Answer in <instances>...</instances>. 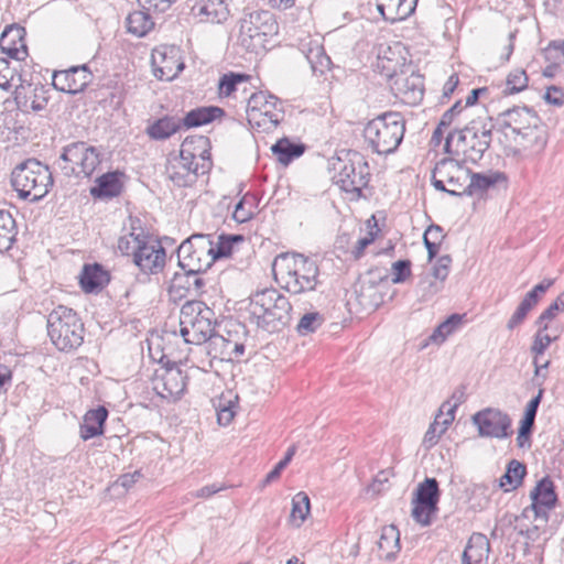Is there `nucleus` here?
I'll return each instance as SVG.
<instances>
[{
    "instance_id": "b1692460",
    "label": "nucleus",
    "mask_w": 564,
    "mask_h": 564,
    "mask_svg": "<svg viewBox=\"0 0 564 564\" xmlns=\"http://www.w3.org/2000/svg\"><path fill=\"white\" fill-rule=\"evenodd\" d=\"M553 279H544L541 283L536 284L530 292H528L508 321L507 327L509 329H513L521 325L527 318L528 313L539 303L541 297L553 285Z\"/></svg>"
},
{
    "instance_id": "f03ea898",
    "label": "nucleus",
    "mask_w": 564,
    "mask_h": 564,
    "mask_svg": "<svg viewBox=\"0 0 564 564\" xmlns=\"http://www.w3.org/2000/svg\"><path fill=\"white\" fill-rule=\"evenodd\" d=\"M272 271L275 281L293 294L313 291L318 283L317 264L300 253L278 256L273 261Z\"/></svg>"
},
{
    "instance_id": "49530a36",
    "label": "nucleus",
    "mask_w": 564,
    "mask_h": 564,
    "mask_svg": "<svg viewBox=\"0 0 564 564\" xmlns=\"http://www.w3.org/2000/svg\"><path fill=\"white\" fill-rule=\"evenodd\" d=\"M310 509L308 496L303 491L297 492L292 499L291 521L296 527L302 525L310 513Z\"/></svg>"
},
{
    "instance_id": "e433bc0d",
    "label": "nucleus",
    "mask_w": 564,
    "mask_h": 564,
    "mask_svg": "<svg viewBox=\"0 0 564 564\" xmlns=\"http://www.w3.org/2000/svg\"><path fill=\"white\" fill-rule=\"evenodd\" d=\"M378 546L386 558L393 557L400 551V533L397 527L387 525L382 528Z\"/></svg>"
},
{
    "instance_id": "37998d69",
    "label": "nucleus",
    "mask_w": 564,
    "mask_h": 564,
    "mask_svg": "<svg viewBox=\"0 0 564 564\" xmlns=\"http://www.w3.org/2000/svg\"><path fill=\"white\" fill-rule=\"evenodd\" d=\"M500 180H505L503 174L501 173H492L490 175L484 174H470V178L467 183L466 193L467 195H476L480 194L490 186L498 183Z\"/></svg>"
},
{
    "instance_id": "338daca9",
    "label": "nucleus",
    "mask_w": 564,
    "mask_h": 564,
    "mask_svg": "<svg viewBox=\"0 0 564 564\" xmlns=\"http://www.w3.org/2000/svg\"><path fill=\"white\" fill-rule=\"evenodd\" d=\"M443 434V431L438 429V423H432L424 435L423 444L427 447H432L438 442Z\"/></svg>"
},
{
    "instance_id": "393cba45",
    "label": "nucleus",
    "mask_w": 564,
    "mask_h": 564,
    "mask_svg": "<svg viewBox=\"0 0 564 564\" xmlns=\"http://www.w3.org/2000/svg\"><path fill=\"white\" fill-rule=\"evenodd\" d=\"M401 43L380 44L377 53V67L387 76L393 77L404 66L405 57L402 55Z\"/></svg>"
},
{
    "instance_id": "6e6d98bb",
    "label": "nucleus",
    "mask_w": 564,
    "mask_h": 564,
    "mask_svg": "<svg viewBox=\"0 0 564 564\" xmlns=\"http://www.w3.org/2000/svg\"><path fill=\"white\" fill-rule=\"evenodd\" d=\"M560 312H564L563 295H560L546 310L542 312L536 319V325H550V322L554 319Z\"/></svg>"
},
{
    "instance_id": "f704fd0d",
    "label": "nucleus",
    "mask_w": 564,
    "mask_h": 564,
    "mask_svg": "<svg viewBox=\"0 0 564 564\" xmlns=\"http://www.w3.org/2000/svg\"><path fill=\"white\" fill-rule=\"evenodd\" d=\"M223 115L224 110L219 107H199L187 112L182 119V124L187 128L199 127L220 118Z\"/></svg>"
},
{
    "instance_id": "2f4dec72",
    "label": "nucleus",
    "mask_w": 564,
    "mask_h": 564,
    "mask_svg": "<svg viewBox=\"0 0 564 564\" xmlns=\"http://www.w3.org/2000/svg\"><path fill=\"white\" fill-rule=\"evenodd\" d=\"M182 126V119L165 116L149 124L147 134L153 140H165L176 133Z\"/></svg>"
},
{
    "instance_id": "4be33fe9",
    "label": "nucleus",
    "mask_w": 564,
    "mask_h": 564,
    "mask_svg": "<svg viewBox=\"0 0 564 564\" xmlns=\"http://www.w3.org/2000/svg\"><path fill=\"white\" fill-rule=\"evenodd\" d=\"M187 377L177 367L166 368L156 379L154 389L166 400H177L186 389Z\"/></svg>"
},
{
    "instance_id": "9d476101",
    "label": "nucleus",
    "mask_w": 564,
    "mask_h": 564,
    "mask_svg": "<svg viewBox=\"0 0 564 564\" xmlns=\"http://www.w3.org/2000/svg\"><path fill=\"white\" fill-rule=\"evenodd\" d=\"M247 119L259 132H271L284 119L283 102L264 91L253 93L248 99Z\"/></svg>"
},
{
    "instance_id": "c9c22d12",
    "label": "nucleus",
    "mask_w": 564,
    "mask_h": 564,
    "mask_svg": "<svg viewBox=\"0 0 564 564\" xmlns=\"http://www.w3.org/2000/svg\"><path fill=\"white\" fill-rule=\"evenodd\" d=\"M237 401L238 397L230 391L221 394L215 404V409L217 411V421L219 425L227 426L232 422L236 414Z\"/></svg>"
},
{
    "instance_id": "20e7f679",
    "label": "nucleus",
    "mask_w": 564,
    "mask_h": 564,
    "mask_svg": "<svg viewBox=\"0 0 564 564\" xmlns=\"http://www.w3.org/2000/svg\"><path fill=\"white\" fill-rule=\"evenodd\" d=\"M292 306L286 296L275 289H265L252 295L249 312L258 327L274 333L290 321Z\"/></svg>"
},
{
    "instance_id": "de8ad7c7",
    "label": "nucleus",
    "mask_w": 564,
    "mask_h": 564,
    "mask_svg": "<svg viewBox=\"0 0 564 564\" xmlns=\"http://www.w3.org/2000/svg\"><path fill=\"white\" fill-rule=\"evenodd\" d=\"M256 213V198L252 195L246 194L236 204L232 218L237 223H246L252 218Z\"/></svg>"
},
{
    "instance_id": "aec40b11",
    "label": "nucleus",
    "mask_w": 564,
    "mask_h": 564,
    "mask_svg": "<svg viewBox=\"0 0 564 564\" xmlns=\"http://www.w3.org/2000/svg\"><path fill=\"white\" fill-rule=\"evenodd\" d=\"M531 506L524 509V514L533 512L535 518L545 519L547 512L555 506L556 494L554 484L549 477L541 479L530 492Z\"/></svg>"
},
{
    "instance_id": "c03bdc74",
    "label": "nucleus",
    "mask_w": 564,
    "mask_h": 564,
    "mask_svg": "<svg viewBox=\"0 0 564 564\" xmlns=\"http://www.w3.org/2000/svg\"><path fill=\"white\" fill-rule=\"evenodd\" d=\"M463 315L453 314L446 321L441 323L431 334L430 340L435 344H442L446 338L455 333L462 325Z\"/></svg>"
},
{
    "instance_id": "9b49d317",
    "label": "nucleus",
    "mask_w": 564,
    "mask_h": 564,
    "mask_svg": "<svg viewBox=\"0 0 564 564\" xmlns=\"http://www.w3.org/2000/svg\"><path fill=\"white\" fill-rule=\"evenodd\" d=\"M214 239L210 235L196 234L183 241L177 250L180 267L197 275L205 272L215 261Z\"/></svg>"
},
{
    "instance_id": "bb28decb",
    "label": "nucleus",
    "mask_w": 564,
    "mask_h": 564,
    "mask_svg": "<svg viewBox=\"0 0 564 564\" xmlns=\"http://www.w3.org/2000/svg\"><path fill=\"white\" fill-rule=\"evenodd\" d=\"M123 174L120 172H108L97 177L95 185L90 187V195L97 199H110L118 196L123 187Z\"/></svg>"
},
{
    "instance_id": "ea45409f",
    "label": "nucleus",
    "mask_w": 564,
    "mask_h": 564,
    "mask_svg": "<svg viewBox=\"0 0 564 564\" xmlns=\"http://www.w3.org/2000/svg\"><path fill=\"white\" fill-rule=\"evenodd\" d=\"M527 474L525 466L519 460H511L508 464L505 475L500 478V487L505 491L518 488Z\"/></svg>"
},
{
    "instance_id": "09e8293b",
    "label": "nucleus",
    "mask_w": 564,
    "mask_h": 564,
    "mask_svg": "<svg viewBox=\"0 0 564 564\" xmlns=\"http://www.w3.org/2000/svg\"><path fill=\"white\" fill-rule=\"evenodd\" d=\"M444 238L443 228L438 225H431L424 232L423 240L427 249L429 258L432 259L438 252V247Z\"/></svg>"
},
{
    "instance_id": "603ef678",
    "label": "nucleus",
    "mask_w": 564,
    "mask_h": 564,
    "mask_svg": "<svg viewBox=\"0 0 564 564\" xmlns=\"http://www.w3.org/2000/svg\"><path fill=\"white\" fill-rule=\"evenodd\" d=\"M459 404V399L451 404L449 402H445L442 404L438 414L435 416V420L433 423H438V429L445 433L448 429V426L452 424V422L455 419V411Z\"/></svg>"
},
{
    "instance_id": "7c9ffc66",
    "label": "nucleus",
    "mask_w": 564,
    "mask_h": 564,
    "mask_svg": "<svg viewBox=\"0 0 564 564\" xmlns=\"http://www.w3.org/2000/svg\"><path fill=\"white\" fill-rule=\"evenodd\" d=\"M108 411L104 406L89 410L83 419L79 434L84 441L101 435L104 433V424L107 420Z\"/></svg>"
},
{
    "instance_id": "680f3d73",
    "label": "nucleus",
    "mask_w": 564,
    "mask_h": 564,
    "mask_svg": "<svg viewBox=\"0 0 564 564\" xmlns=\"http://www.w3.org/2000/svg\"><path fill=\"white\" fill-rule=\"evenodd\" d=\"M15 77V69L7 58L0 57V88L9 89Z\"/></svg>"
},
{
    "instance_id": "052dcab7",
    "label": "nucleus",
    "mask_w": 564,
    "mask_h": 564,
    "mask_svg": "<svg viewBox=\"0 0 564 564\" xmlns=\"http://www.w3.org/2000/svg\"><path fill=\"white\" fill-rule=\"evenodd\" d=\"M451 263L452 258L446 254L440 257L433 267L432 276L435 280L444 283V281L448 276Z\"/></svg>"
},
{
    "instance_id": "c756f323",
    "label": "nucleus",
    "mask_w": 564,
    "mask_h": 564,
    "mask_svg": "<svg viewBox=\"0 0 564 564\" xmlns=\"http://www.w3.org/2000/svg\"><path fill=\"white\" fill-rule=\"evenodd\" d=\"M148 238L142 227L131 221L130 228L124 227L118 238V250L124 256L134 257Z\"/></svg>"
},
{
    "instance_id": "5701e85b",
    "label": "nucleus",
    "mask_w": 564,
    "mask_h": 564,
    "mask_svg": "<svg viewBox=\"0 0 564 564\" xmlns=\"http://www.w3.org/2000/svg\"><path fill=\"white\" fill-rule=\"evenodd\" d=\"M192 13L199 22L223 24L231 14L229 0H200L193 6Z\"/></svg>"
},
{
    "instance_id": "4468645a",
    "label": "nucleus",
    "mask_w": 564,
    "mask_h": 564,
    "mask_svg": "<svg viewBox=\"0 0 564 564\" xmlns=\"http://www.w3.org/2000/svg\"><path fill=\"white\" fill-rule=\"evenodd\" d=\"M192 145L193 141L185 139L180 155L171 159L166 166L169 178L177 186H188L196 181L198 163Z\"/></svg>"
},
{
    "instance_id": "6e6552de",
    "label": "nucleus",
    "mask_w": 564,
    "mask_h": 564,
    "mask_svg": "<svg viewBox=\"0 0 564 564\" xmlns=\"http://www.w3.org/2000/svg\"><path fill=\"white\" fill-rule=\"evenodd\" d=\"M47 334L57 349L69 351L83 344L84 324L75 311L59 305L48 314Z\"/></svg>"
},
{
    "instance_id": "423d86ee",
    "label": "nucleus",
    "mask_w": 564,
    "mask_h": 564,
    "mask_svg": "<svg viewBox=\"0 0 564 564\" xmlns=\"http://www.w3.org/2000/svg\"><path fill=\"white\" fill-rule=\"evenodd\" d=\"M54 184L50 167L36 159L19 163L11 173V185L23 199L36 202L47 195Z\"/></svg>"
},
{
    "instance_id": "473e14b6",
    "label": "nucleus",
    "mask_w": 564,
    "mask_h": 564,
    "mask_svg": "<svg viewBox=\"0 0 564 564\" xmlns=\"http://www.w3.org/2000/svg\"><path fill=\"white\" fill-rule=\"evenodd\" d=\"M108 281V273L97 263L86 264L80 274V285L85 292L97 291L107 284Z\"/></svg>"
},
{
    "instance_id": "69168bd1",
    "label": "nucleus",
    "mask_w": 564,
    "mask_h": 564,
    "mask_svg": "<svg viewBox=\"0 0 564 564\" xmlns=\"http://www.w3.org/2000/svg\"><path fill=\"white\" fill-rule=\"evenodd\" d=\"M544 99L547 104L554 105V106H563L564 105V89L551 86L546 89Z\"/></svg>"
},
{
    "instance_id": "f8f14e48",
    "label": "nucleus",
    "mask_w": 564,
    "mask_h": 564,
    "mask_svg": "<svg viewBox=\"0 0 564 564\" xmlns=\"http://www.w3.org/2000/svg\"><path fill=\"white\" fill-rule=\"evenodd\" d=\"M59 159L66 175L89 177L101 163V152L86 142H74L64 148Z\"/></svg>"
},
{
    "instance_id": "0eeeda50",
    "label": "nucleus",
    "mask_w": 564,
    "mask_h": 564,
    "mask_svg": "<svg viewBox=\"0 0 564 564\" xmlns=\"http://www.w3.org/2000/svg\"><path fill=\"white\" fill-rule=\"evenodd\" d=\"M405 132V121L399 112H387L370 120L365 129L364 137L368 145L378 154L393 153Z\"/></svg>"
},
{
    "instance_id": "a211bd4d",
    "label": "nucleus",
    "mask_w": 564,
    "mask_h": 564,
    "mask_svg": "<svg viewBox=\"0 0 564 564\" xmlns=\"http://www.w3.org/2000/svg\"><path fill=\"white\" fill-rule=\"evenodd\" d=\"M232 335L231 330L227 332V336L220 334H213L205 346V351L213 358H219L221 360H232L240 357L245 352V344L235 332Z\"/></svg>"
},
{
    "instance_id": "412c9836",
    "label": "nucleus",
    "mask_w": 564,
    "mask_h": 564,
    "mask_svg": "<svg viewBox=\"0 0 564 564\" xmlns=\"http://www.w3.org/2000/svg\"><path fill=\"white\" fill-rule=\"evenodd\" d=\"M165 258V249L149 237L133 257V262L142 272L154 274L164 268Z\"/></svg>"
},
{
    "instance_id": "6ab92c4d",
    "label": "nucleus",
    "mask_w": 564,
    "mask_h": 564,
    "mask_svg": "<svg viewBox=\"0 0 564 564\" xmlns=\"http://www.w3.org/2000/svg\"><path fill=\"white\" fill-rule=\"evenodd\" d=\"M91 78L93 74L86 65L73 66L65 70L54 72L53 86L59 91L75 95L83 91Z\"/></svg>"
},
{
    "instance_id": "bf43d9fd",
    "label": "nucleus",
    "mask_w": 564,
    "mask_h": 564,
    "mask_svg": "<svg viewBox=\"0 0 564 564\" xmlns=\"http://www.w3.org/2000/svg\"><path fill=\"white\" fill-rule=\"evenodd\" d=\"M411 275V262L409 260H399L392 264L391 281L394 284L403 283Z\"/></svg>"
},
{
    "instance_id": "a19ab883",
    "label": "nucleus",
    "mask_w": 564,
    "mask_h": 564,
    "mask_svg": "<svg viewBox=\"0 0 564 564\" xmlns=\"http://www.w3.org/2000/svg\"><path fill=\"white\" fill-rule=\"evenodd\" d=\"M278 161L282 164H289L293 159L301 156L304 152L302 144H294L289 139H281L271 147Z\"/></svg>"
},
{
    "instance_id": "0e129e2a",
    "label": "nucleus",
    "mask_w": 564,
    "mask_h": 564,
    "mask_svg": "<svg viewBox=\"0 0 564 564\" xmlns=\"http://www.w3.org/2000/svg\"><path fill=\"white\" fill-rule=\"evenodd\" d=\"M175 0H138L139 4L150 11L165 12Z\"/></svg>"
},
{
    "instance_id": "7ed1b4c3",
    "label": "nucleus",
    "mask_w": 564,
    "mask_h": 564,
    "mask_svg": "<svg viewBox=\"0 0 564 564\" xmlns=\"http://www.w3.org/2000/svg\"><path fill=\"white\" fill-rule=\"evenodd\" d=\"M491 128L481 119L473 120L464 128L455 129L445 138V150L464 162L477 163L491 142Z\"/></svg>"
},
{
    "instance_id": "cd10ccee",
    "label": "nucleus",
    "mask_w": 564,
    "mask_h": 564,
    "mask_svg": "<svg viewBox=\"0 0 564 564\" xmlns=\"http://www.w3.org/2000/svg\"><path fill=\"white\" fill-rule=\"evenodd\" d=\"M490 543L482 533H473L462 554V564H487Z\"/></svg>"
},
{
    "instance_id": "774afa93",
    "label": "nucleus",
    "mask_w": 564,
    "mask_h": 564,
    "mask_svg": "<svg viewBox=\"0 0 564 564\" xmlns=\"http://www.w3.org/2000/svg\"><path fill=\"white\" fill-rule=\"evenodd\" d=\"M375 240L373 232H368L365 237L360 238L351 250L355 259H360L364 256L365 249Z\"/></svg>"
},
{
    "instance_id": "c85d7f7f",
    "label": "nucleus",
    "mask_w": 564,
    "mask_h": 564,
    "mask_svg": "<svg viewBox=\"0 0 564 564\" xmlns=\"http://www.w3.org/2000/svg\"><path fill=\"white\" fill-rule=\"evenodd\" d=\"M0 48L9 57L23 61L28 56L23 30L13 26L7 28L0 36Z\"/></svg>"
},
{
    "instance_id": "4d7b16f0",
    "label": "nucleus",
    "mask_w": 564,
    "mask_h": 564,
    "mask_svg": "<svg viewBox=\"0 0 564 564\" xmlns=\"http://www.w3.org/2000/svg\"><path fill=\"white\" fill-rule=\"evenodd\" d=\"M545 59L549 63L561 66L564 64V41H555L544 50Z\"/></svg>"
},
{
    "instance_id": "a878e982",
    "label": "nucleus",
    "mask_w": 564,
    "mask_h": 564,
    "mask_svg": "<svg viewBox=\"0 0 564 564\" xmlns=\"http://www.w3.org/2000/svg\"><path fill=\"white\" fill-rule=\"evenodd\" d=\"M383 20L394 24L406 20L414 11L417 0H376Z\"/></svg>"
},
{
    "instance_id": "79ce46f5",
    "label": "nucleus",
    "mask_w": 564,
    "mask_h": 564,
    "mask_svg": "<svg viewBox=\"0 0 564 564\" xmlns=\"http://www.w3.org/2000/svg\"><path fill=\"white\" fill-rule=\"evenodd\" d=\"M17 236V225L8 210H0V252L10 249Z\"/></svg>"
},
{
    "instance_id": "5fc2aeb1",
    "label": "nucleus",
    "mask_w": 564,
    "mask_h": 564,
    "mask_svg": "<svg viewBox=\"0 0 564 564\" xmlns=\"http://www.w3.org/2000/svg\"><path fill=\"white\" fill-rule=\"evenodd\" d=\"M324 322V317L317 312L306 313L297 324V330L301 335H307L315 332Z\"/></svg>"
},
{
    "instance_id": "a18cd8bd",
    "label": "nucleus",
    "mask_w": 564,
    "mask_h": 564,
    "mask_svg": "<svg viewBox=\"0 0 564 564\" xmlns=\"http://www.w3.org/2000/svg\"><path fill=\"white\" fill-rule=\"evenodd\" d=\"M438 498L440 490L437 480L435 478H426L419 485L414 500L424 505L437 507Z\"/></svg>"
},
{
    "instance_id": "72a5a7b5",
    "label": "nucleus",
    "mask_w": 564,
    "mask_h": 564,
    "mask_svg": "<svg viewBox=\"0 0 564 564\" xmlns=\"http://www.w3.org/2000/svg\"><path fill=\"white\" fill-rule=\"evenodd\" d=\"M394 84L404 102L415 104L422 99L423 88L419 76L399 78Z\"/></svg>"
},
{
    "instance_id": "8fccbe9b",
    "label": "nucleus",
    "mask_w": 564,
    "mask_h": 564,
    "mask_svg": "<svg viewBox=\"0 0 564 564\" xmlns=\"http://www.w3.org/2000/svg\"><path fill=\"white\" fill-rule=\"evenodd\" d=\"M249 79L248 75L242 74H226L219 80V95L220 96H230L234 91L238 89V86L247 83Z\"/></svg>"
},
{
    "instance_id": "4c0bfd02",
    "label": "nucleus",
    "mask_w": 564,
    "mask_h": 564,
    "mask_svg": "<svg viewBox=\"0 0 564 564\" xmlns=\"http://www.w3.org/2000/svg\"><path fill=\"white\" fill-rule=\"evenodd\" d=\"M560 337V330L550 325H538V330L533 338L531 352L533 356L539 357L545 352L552 341Z\"/></svg>"
},
{
    "instance_id": "13d9d810",
    "label": "nucleus",
    "mask_w": 564,
    "mask_h": 564,
    "mask_svg": "<svg viewBox=\"0 0 564 564\" xmlns=\"http://www.w3.org/2000/svg\"><path fill=\"white\" fill-rule=\"evenodd\" d=\"M419 288L422 292L423 300L426 301L440 293L444 288V283L435 280L433 276H426L419 283Z\"/></svg>"
},
{
    "instance_id": "58836bf2",
    "label": "nucleus",
    "mask_w": 564,
    "mask_h": 564,
    "mask_svg": "<svg viewBox=\"0 0 564 564\" xmlns=\"http://www.w3.org/2000/svg\"><path fill=\"white\" fill-rule=\"evenodd\" d=\"M127 30L129 33L139 37L144 36L152 28L154 22L145 11H133L127 17Z\"/></svg>"
},
{
    "instance_id": "dca6fc26",
    "label": "nucleus",
    "mask_w": 564,
    "mask_h": 564,
    "mask_svg": "<svg viewBox=\"0 0 564 564\" xmlns=\"http://www.w3.org/2000/svg\"><path fill=\"white\" fill-rule=\"evenodd\" d=\"M481 437L503 440L511 435V419L499 409L486 408L471 416Z\"/></svg>"
},
{
    "instance_id": "f3484780",
    "label": "nucleus",
    "mask_w": 564,
    "mask_h": 564,
    "mask_svg": "<svg viewBox=\"0 0 564 564\" xmlns=\"http://www.w3.org/2000/svg\"><path fill=\"white\" fill-rule=\"evenodd\" d=\"M151 62L154 76L161 80H173L184 68L180 48L176 46L155 47Z\"/></svg>"
},
{
    "instance_id": "f257e3e1",
    "label": "nucleus",
    "mask_w": 564,
    "mask_h": 564,
    "mask_svg": "<svg viewBox=\"0 0 564 564\" xmlns=\"http://www.w3.org/2000/svg\"><path fill=\"white\" fill-rule=\"evenodd\" d=\"M497 133L506 155L529 156L540 153L546 144L541 119L528 107H514L499 113Z\"/></svg>"
},
{
    "instance_id": "2eb2a0df",
    "label": "nucleus",
    "mask_w": 564,
    "mask_h": 564,
    "mask_svg": "<svg viewBox=\"0 0 564 564\" xmlns=\"http://www.w3.org/2000/svg\"><path fill=\"white\" fill-rule=\"evenodd\" d=\"M340 166L335 175L336 184L347 193L360 194L369 181V165L364 158L354 153L351 158L345 162L339 161Z\"/></svg>"
},
{
    "instance_id": "e2e57ef3",
    "label": "nucleus",
    "mask_w": 564,
    "mask_h": 564,
    "mask_svg": "<svg viewBox=\"0 0 564 564\" xmlns=\"http://www.w3.org/2000/svg\"><path fill=\"white\" fill-rule=\"evenodd\" d=\"M231 240H241V237H232L230 240H224L221 236L217 237V241L214 240V256L215 260L221 257H226L231 251Z\"/></svg>"
},
{
    "instance_id": "ddd939ff",
    "label": "nucleus",
    "mask_w": 564,
    "mask_h": 564,
    "mask_svg": "<svg viewBox=\"0 0 564 564\" xmlns=\"http://www.w3.org/2000/svg\"><path fill=\"white\" fill-rule=\"evenodd\" d=\"M470 171L455 159H443L432 172L433 186L453 196L465 195Z\"/></svg>"
},
{
    "instance_id": "1a4fd4ad",
    "label": "nucleus",
    "mask_w": 564,
    "mask_h": 564,
    "mask_svg": "<svg viewBox=\"0 0 564 564\" xmlns=\"http://www.w3.org/2000/svg\"><path fill=\"white\" fill-rule=\"evenodd\" d=\"M215 313L200 301L186 302L180 314V334L186 344H206L214 334Z\"/></svg>"
},
{
    "instance_id": "3c124183",
    "label": "nucleus",
    "mask_w": 564,
    "mask_h": 564,
    "mask_svg": "<svg viewBox=\"0 0 564 564\" xmlns=\"http://www.w3.org/2000/svg\"><path fill=\"white\" fill-rule=\"evenodd\" d=\"M528 87V76L524 69L512 70L506 80V93H520Z\"/></svg>"
},
{
    "instance_id": "864d4df0",
    "label": "nucleus",
    "mask_w": 564,
    "mask_h": 564,
    "mask_svg": "<svg viewBox=\"0 0 564 564\" xmlns=\"http://www.w3.org/2000/svg\"><path fill=\"white\" fill-rule=\"evenodd\" d=\"M436 511V506H429L413 500L412 517L422 525L431 524L432 516L435 514Z\"/></svg>"
},
{
    "instance_id": "39448f33",
    "label": "nucleus",
    "mask_w": 564,
    "mask_h": 564,
    "mask_svg": "<svg viewBox=\"0 0 564 564\" xmlns=\"http://www.w3.org/2000/svg\"><path fill=\"white\" fill-rule=\"evenodd\" d=\"M278 33L279 24L272 12H245L239 20L238 44L248 52L260 54L268 50Z\"/></svg>"
}]
</instances>
